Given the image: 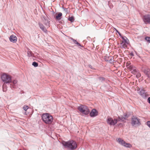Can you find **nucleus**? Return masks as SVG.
Masks as SVG:
<instances>
[{"label": "nucleus", "instance_id": "38", "mask_svg": "<svg viewBox=\"0 0 150 150\" xmlns=\"http://www.w3.org/2000/svg\"><path fill=\"white\" fill-rule=\"evenodd\" d=\"M89 66L90 68H91V69H92V67L91 65H89Z\"/></svg>", "mask_w": 150, "mask_h": 150}, {"label": "nucleus", "instance_id": "9", "mask_svg": "<svg viewBox=\"0 0 150 150\" xmlns=\"http://www.w3.org/2000/svg\"><path fill=\"white\" fill-rule=\"evenodd\" d=\"M143 19L145 24H150V15L147 14L144 16Z\"/></svg>", "mask_w": 150, "mask_h": 150}, {"label": "nucleus", "instance_id": "19", "mask_svg": "<svg viewBox=\"0 0 150 150\" xmlns=\"http://www.w3.org/2000/svg\"><path fill=\"white\" fill-rule=\"evenodd\" d=\"M120 45H121V48H124L126 49L127 47V44L126 43H124L123 42H121L120 43Z\"/></svg>", "mask_w": 150, "mask_h": 150}, {"label": "nucleus", "instance_id": "23", "mask_svg": "<svg viewBox=\"0 0 150 150\" xmlns=\"http://www.w3.org/2000/svg\"><path fill=\"white\" fill-rule=\"evenodd\" d=\"M68 20L71 22H73L74 20V17L73 16L71 17L69 16L68 18Z\"/></svg>", "mask_w": 150, "mask_h": 150}, {"label": "nucleus", "instance_id": "13", "mask_svg": "<svg viewBox=\"0 0 150 150\" xmlns=\"http://www.w3.org/2000/svg\"><path fill=\"white\" fill-rule=\"evenodd\" d=\"M68 38L69 39L72 40L74 44L77 45V46L79 47V48H80L81 47H83V46L82 45H81L76 40L74 39L73 38L69 36H68Z\"/></svg>", "mask_w": 150, "mask_h": 150}, {"label": "nucleus", "instance_id": "29", "mask_svg": "<svg viewBox=\"0 0 150 150\" xmlns=\"http://www.w3.org/2000/svg\"><path fill=\"white\" fill-rule=\"evenodd\" d=\"M123 117L125 118V120H126L127 118H128L129 117V115L127 114L126 113H125L123 115Z\"/></svg>", "mask_w": 150, "mask_h": 150}, {"label": "nucleus", "instance_id": "26", "mask_svg": "<svg viewBox=\"0 0 150 150\" xmlns=\"http://www.w3.org/2000/svg\"><path fill=\"white\" fill-rule=\"evenodd\" d=\"M32 65L34 67H36L38 66V63L35 62H33L32 63Z\"/></svg>", "mask_w": 150, "mask_h": 150}, {"label": "nucleus", "instance_id": "12", "mask_svg": "<svg viewBox=\"0 0 150 150\" xmlns=\"http://www.w3.org/2000/svg\"><path fill=\"white\" fill-rule=\"evenodd\" d=\"M38 24L40 29L44 33H47V31L46 29V28H47L46 27V26H45V27L44 26L43 24L40 22H39L38 23Z\"/></svg>", "mask_w": 150, "mask_h": 150}, {"label": "nucleus", "instance_id": "35", "mask_svg": "<svg viewBox=\"0 0 150 150\" xmlns=\"http://www.w3.org/2000/svg\"><path fill=\"white\" fill-rule=\"evenodd\" d=\"M147 102L150 104V97H149L147 99Z\"/></svg>", "mask_w": 150, "mask_h": 150}, {"label": "nucleus", "instance_id": "37", "mask_svg": "<svg viewBox=\"0 0 150 150\" xmlns=\"http://www.w3.org/2000/svg\"><path fill=\"white\" fill-rule=\"evenodd\" d=\"M111 58H112L111 57H108V59H110Z\"/></svg>", "mask_w": 150, "mask_h": 150}, {"label": "nucleus", "instance_id": "31", "mask_svg": "<svg viewBox=\"0 0 150 150\" xmlns=\"http://www.w3.org/2000/svg\"><path fill=\"white\" fill-rule=\"evenodd\" d=\"M63 9L64 10L66 13H68V9L67 8H63Z\"/></svg>", "mask_w": 150, "mask_h": 150}, {"label": "nucleus", "instance_id": "20", "mask_svg": "<svg viewBox=\"0 0 150 150\" xmlns=\"http://www.w3.org/2000/svg\"><path fill=\"white\" fill-rule=\"evenodd\" d=\"M62 16V13H59L56 16V18L57 20H60L61 19V17Z\"/></svg>", "mask_w": 150, "mask_h": 150}, {"label": "nucleus", "instance_id": "25", "mask_svg": "<svg viewBox=\"0 0 150 150\" xmlns=\"http://www.w3.org/2000/svg\"><path fill=\"white\" fill-rule=\"evenodd\" d=\"M99 79L100 81L102 82H104L105 79L103 77H100Z\"/></svg>", "mask_w": 150, "mask_h": 150}, {"label": "nucleus", "instance_id": "39", "mask_svg": "<svg viewBox=\"0 0 150 150\" xmlns=\"http://www.w3.org/2000/svg\"><path fill=\"white\" fill-rule=\"evenodd\" d=\"M21 150V149H20V150Z\"/></svg>", "mask_w": 150, "mask_h": 150}, {"label": "nucleus", "instance_id": "8", "mask_svg": "<svg viewBox=\"0 0 150 150\" xmlns=\"http://www.w3.org/2000/svg\"><path fill=\"white\" fill-rule=\"evenodd\" d=\"M107 123L111 125H114L117 123V120L116 119H114L113 120L111 117H109L107 120Z\"/></svg>", "mask_w": 150, "mask_h": 150}, {"label": "nucleus", "instance_id": "17", "mask_svg": "<svg viewBox=\"0 0 150 150\" xmlns=\"http://www.w3.org/2000/svg\"><path fill=\"white\" fill-rule=\"evenodd\" d=\"M129 67L131 68V73L134 74H136L138 72L137 70L135 69H133L132 67L130 66Z\"/></svg>", "mask_w": 150, "mask_h": 150}, {"label": "nucleus", "instance_id": "3", "mask_svg": "<svg viewBox=\"0 0 150 150\" xmlns=\"http://www.w3.org/2000/svg\"><path fill=\"white\" fill-rule=\"evenodd\" d=\"M77 109L80 112L86 115H88L90 112L87 106L84 105H81L78 107Z\"/></svg>", "mask_w": 150, "mask_h": 150}, {"label": "nucleus", "instance_id": "6", "mask_svg": "<svg viewBox=\"0 0 150 150\" xmlns=\"http://www.w3.org/2000/svg\"><path fill=\"white\" fill-rule=\"evenodd\" d=\"M131 124L133 126H138L141 125L140 120L133 116L132 118Z\"/></svg>", "mask_w": 150, "mask_h": 150}, {"label": "nucleus", "instance_id": "30", "mask_svg": "<svg viewBox=\"0 0 150 150\" xmlns=\"http://www.w3.org/2000/svg\"><path fill=\"white\" fill-rule=\"evenodd\" d=\"M17 80H14L13 81V88H14V86H16V84L17 83Z\"/></svg>", "mask_w": 150, "mask_h": 150}, {"label": "nucleus", "instance_id": "5", "mask_svg": "<svg viewBox=\"0 0 150 150\" xmlns=\"http://www.w3.org/2000/svg\"><path fill=\"white\" fill-rule=\"evenodd\" d=\"M117 140L119 144L124 147L129 148L132 147V145L131 144L127 143L121 138L117 139Z\"/></svg>", "mask_w": 150, "mask_h": 150}, {"label": "nucleus", "instance_id": "36", "mask_svg": "<svg viewBox=\"0 0 150 150\" xmlns=\"http://www.w3.org/2000/svg\"><path fill=\"white\" fill-rule=\"evenodd\" d=\"M108 57H106V56H105L104 57V59H105V60L106 61V59H108Z\"/></svg>", "mask_w": 150, "mask_h": 150}, {"label": "nucleus", "instance_id": "10", "mask_svg": "<svg viewBox=\"0 0 150 150\" xmlns=\"http://www.w3.org/2000/svg\"><path fill=\"white\" fill-rule=\"evenodd\" d=\"M142 71L149 78H150V69L147 67L142 68Z\"/></svg>", "mask_w": 150, "mask_h": 150}, {"label": "nucleus", "instance_id": "15", "mask_svg": "<svg viewBox=\"0 0 150 150\" xmlns=\"http://www.w3.org/2000/svg\"><path fill=\"white\" fill-rule=\"evenodd\" d=\"M17 39V37L13 35H11L9 38L10 41L13 43L16 42Z\"/></svg>", "mask_w": 150, "mask_h": 150}, {"label": "nucleus", "instance_id": "14", "mask_svg": "<svg viewBox=\"0 0 150 150\" xmlns=\"http://www.w3.org/2000/svg\"><path fill=\"white\" fill-rule=\"evenodd\" d=\"M98 112L95 109H93L90 113L91 117H94L98 115Z\"/></svg>", "mask_w": 150, "mask_h": 150}, {"label": "nucleus", "instance_id": "32", "mask_svg": "<svg viewBox=\"0 0 150 150\" xmlns=\"http://www.w3.org/2000/svg\"><path fill=\"white\" fill-rule=\"evenodd\" d=\"M112 58H111L109 59H106V62H109L110 63H112Z\"/></svg>", "mask_w": 150, "mask_h": 150}, {"label": "nucleus", "instance_id": "33", "mask_svg": "<svg viewBox=\"0 0 150 150\" xmlns=\"http://www.w3.org/2000/svg\"><path fill=\"white\" fill-rule=\"evenodd\" d=\"M115 31L116 32L118 33V34L119 35V36L120 37H121V36H122L121 34L120 33V32H119L118 31V30H117L116 29H115Z\"/></svg>", "mask_w": 150, "mask_h": 150}, {"label": "nucleus", "instance_id": "34", "mask_svg": "<svg viewBox=\"0 0 150 150\" xmlns=\"http://www.w3.org/2000/svg\"><path fill=\"white\" fill-rule=\"evenodd\" d=\"M147 126L150 128V121H148L147 122Z\"/></svg>", "mask_w": 150, "mask_h": 150}, {"label": "nucleus", "instance_id": "24", "mask_svg": "<svg viewBox=\"0 0 150 150\" xmlns=\"http://www.w3.org/2000/svg\"><path fill=\"white\" fill-rule=\"evenodd\" d=\"M145 39L148 42L150 43V37H146Z\"/></svg>", "mask_w": 150, "mask_h": 150}, {"label": "nucleus", "instance_id": "7", "mask_svg": "<svg viewBox=\"0 0 150 150\" xmlns=\"http://www.w3.org/2000/svg\"><path fill=\"white\" fill-rule=\"evenodd\" d=\"M48 18L45 16H43L42 19V23L45 25L47 28L50 27V21L48 20Z\"/></svg>", "mask_w": 150, "mask_h": 150}, {"label": "nucleus", "instance_id": "2", "mask_svg": "<svg viewBox=\"0 0 150 150\" xmlns=\"http://www.w3.org/2000/svg\"><path fill=\"white\" fill-rule=\"evenodd\" d=\"M42 119L45 123L50 124L52 122L53 117L52 116L50 115L49 114L45 113L42 115Z\"/></svg>", "mask_w": 150, "mask_h": 150}, {"label": "nucleus", "instance_id": "28", "mask_svg": "<svg viewBox=\"0 0 150 150\" xmlns=\"http://www.w3.org/2000/svg\"><path fill=\"white\" fill-rule=\"evenodd\" d=\"M136 77L137 78H139L140 77H141V74L139 72H137V74H136Z\"/></svg>", "mask_w": 150, "mask_h": 150}, {"label": "nucleus", "instance_id": "21", "mask_svg": "<svg viewBox=\"0 0 150 150\" xmlns=\"http://www.w3.org/2000/svg\"><path fill=\"white\" fill-rule=\"evenodd\" d=\"M28 56V57H32L33 56V54L32 53V52L29 49H28V51L27 52Z\"/></svg>", "mask_w": 150, "mask_h": 150}, {"label": "nucleus", "instance_id": "1", "mask_svg": "<svg viewBox=\"0 0 150 150\" xmlns=\"http://www.w3.org/2000/svg\"><path fill=\"white\" fill-rule=\"evenodd\" d=\"M62 144L65 148L71 150L75 149L77 147L76 142L72 140L67 142L63 141L62 142Z\"/></svg>", "mask_w": 150, "mask_h": 150}, {"label": "nucleus", "instance_id": "22", "mask_svg": "<svg viewBox=\"0 0 150 150\" xmlns=\"http://www.w3.org/2000/svg\"><path fill=\"white\" fill-rule=\"evenodd\" d=\"M6 84V83H4L3 85V91L4 92H6L7 89Z\"/></svg>", "mask_w": 150, "mask_h": 150}, {"label": "nucleus", "instance_id": "11", "mask_svg": "<svg viewBox=\"0 0 150 150\" xmlns=\"http://www.w3.org/2000/svg\"><path fill=\"white\" fill-rule=\"evenodd\" d=\"M139 95L143 98H145L149 96L148 93L146 92L144 89H142L139 93Z\"/></svg>", "mask_w": 150, "mask_h": 150}, {"label": "nucleus", "instance_id": "4", "mask_svg": "<svg viewBox=\"0 0 150 150\" xmlns=\"http://www.w3.org/2000/svg\"><path fill=\"white\" fill-rule=\"evenodd\" d=\"M2 80L4 83H9L11 82V76L8 74H4L1 76Z\"/></svg>", "mask_w": 150, "mask_h": 150}, {"label": "nucleus", "instance_id": "18", "mask_svg": "<svg viewBox=\"0 0 150 150\" xmlns=\"http://www.w3.org/2000/svg\"><path fill=\"white\" fill-rule=\"evenodd\" d=\"M118 119L117 120L118 121H121L124 122L125 120V118L123 116H118Z\"/></svg>", "mask_w": 150, "mask_h": 150}, {"label": "nucleus", "instance_id": "27", "mask_svg": "<svg viewBox=\"0 0 150 150\" xmlns=\"http://www.w3.org/2000/svg\"><path fill=\"white\" fill-rule=\"evenodd\" d=\"M29 108V107L28 106L24 105L23 107V109L24 110L26 111Z\"/></svg>", "mask_w": 150, "mask_h": 150}, {"label": "nucleus", "instance_id": "16", "mask_svg": "<svg viewBox=\"0 0 150 150\" xmlns=\"http://www.w3.org/2000/svg\"><path fill=\"white\" fill-rule=\"evenodd\" d=\"M121 38L123 39V41L122 42H123L124 43H126L127 44H128L129 43V41L128 39L125 36H121Z\"/></svg>", "mask_w": 150, "mask_h": 150}]
</instances>
